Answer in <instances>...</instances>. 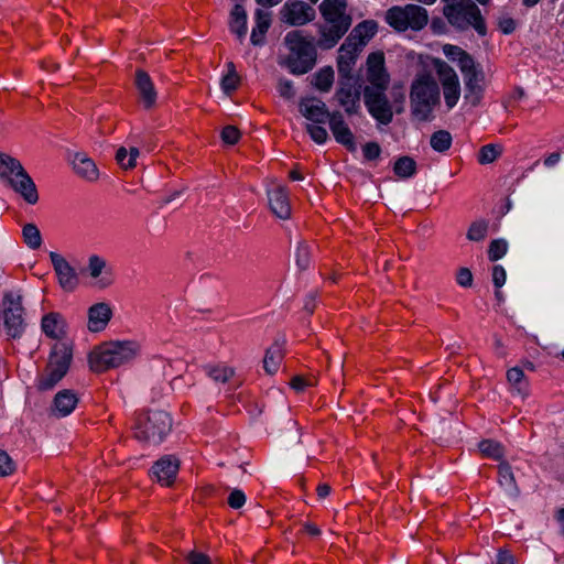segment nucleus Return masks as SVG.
I'll return each mask as SVG.
<instances>
[{"instance_id":"f257e3e1","label":"nucleus","mask_w":564,"mask_h":564,"mask_svg":"<svg viewBox=\"0 0 564 564\" xmlns=\"http://www.w3.org/2000/svg\"><path fill=\"white\" fill-rule=\"evenodd\" d=\"M410 112L414 120L429 122L434 119V111L441 104L438 83L430 70L415 74L410 85Z\"/></svg>"},{"instance_id":"f03ea898","label":"nucleus","mask_w":564,"mask_h":564,"mask_svg":"<svg viewBox=\"0 0 564 564\" xmlns=\"http://www.w3.org/2000/svg\"><path fill=\"white\" fill-rule=\"evenodd\" d=\"M324 23L319 25V48H332L349 30L352 19L346 0H324L319 4Z\"/></svg>"},{"instance_id":"7ed1b4c3","label":"nucleus","mask_w":564,"mask_h":564,"mask_svg":"<svg viewBox=\"0 0 564 564\" xmlns=\"http://www.w3.org/2000/svg\"><path fill=\"white\" fill-rule=\"evenodd\" d=\"M140 351L141 345L135 340L106 341L89 354V368L96 373H101L130 362Z\"/></svg>"},{"instance_id":"20e7f679","label":"nucleus","mask_w":564,"mask_h":564,"mask_svg":"<svg viewBox=\"0 0 564 564\" xmlns=\"http://www.w3.org/2000/svg\"><path fill=\"white\" fill-rule=\"evenodd\" d=\"M172 419L170 414L154 406L141 412L133 426L134 437L150 445L160 444L171 432Z\"/></svg>"},{"instance_id":"39448f33","label":"nucleus","mask_w":564,"mask_h":564,"mask_svg":"<svg viewBox=\"0 0 564 564\" xmlns=\"http://www.w3.org/2000/svg\"><path fill=\"white\" fill-rule=\"evenodd\" d=\"M290 50L285 65L292 74L301 75L313 68L316 61L314 36L302 31L289 32L284 37Z\"/></svg>"},{"instance_id":"423d86ee","label":"nucleus","mask_w":564,"mask_h":564,"mask_svg":"<svg viewBox=\"0 0 564 564\" xmlns=\"http://www.w3.org/2000/svg\"><path fill=\"white\" fill-rule=\"evenodd\" d=\"M0 178L29 204H35L39 200L36 186L21 162L2 152H0Z\"/></svg>"},{"instance_id":"0eeeda50","label":"nucleus","mask_w":564,"mask_h":564,"mask_svg":"<svg viewBox=\"0 0 564 564\" xmlns=\"http://www.w3.org/2000/svg\"><path fill=\"white\" fill-rule=\"evenodd\" d=\"M447 21L459 30L473 26L481 36L486 35L487 28L479 8L470 0H459L448 3L443 9Z\"/></svg>"},{"instance_id":"6e6552de","label":"nucleus","mask_w":564,"mask_h":564,"mask_svg":"<svg viewBox=\"0 0 564 564\" xmlns=\"http://www.w3.org/2000/svg\"><path fill=\"white\" fill-rule=\"evenodd\" d=\"M72 357V349L67 345L56 344L50 356L48 364L39 381V389H53L67 373Z\"/></svg>"},{"instance_id":"1a4fd4ad","label":"nucleus","mask_w":564,"mask_h":564,"mask_svg":"<svg viewBox=\"0 0 564 564\" xmlns=\"http://www.w3.org/2000/svg\"><path fill=\"white\" fill-rule=\"evenodd\" d=\"M386 20L397 31L423 29L429 21L427 11L416 4L392 7L387 11Z\"/></svg>"},{"instance_id":"9d476101","label":"nucleus","mask_w":564,"mask_h":564,"mask_svg":"<svg viewBox=\"0 0 564 564\" xmlns=\"http://www.w3.org/2000/svg\"><path fill=\"white\" fill-rule=\"evenodd\" d=\"M2 304L7 334L12 338L20 337L24 329V310L21 303V295L8 292L4 294Z\"/></svg>"},{"instance_id":"9b49d317","label":"nucleus","mask_w":564,"mask_h":564,"mask_svg":"<svg viewBox=\"0 0 564 564\" xmlns=\"http://www.w3.org/2000/svg\"><path fill=\"white\" fill-rule=\"evenodd\" d=\"M386 89L370 86L364 89V100L368 111L382 124H389L393 118L392 106L386 96Z\"/></svg>"},{"instance_id":"f8f14e48","label":"nucleus","mask_w":564,"mask_h":564,"mask_svg":"<svg viewBox=\"0 0 564 564\" xmlns=\"http://www.w3.org/2000/svg\"><path fill=\"white\" fill-rule=\"evenodd\" d=\"M460 72L465 80V100L473 107L479 105L484 93V74L474 59L465 57Z\"/></svg>"},{"instance_id":"ddd939ff","label":"nucleus","mask_w":564,"mask_h":564,"mask_svg":"<svg viewBox=\"0 0 564 564\" xmlns=\"http://www.w3.org/2000/svg\"><path fill=\"white\" fill-rule=\"evenodd\" d=\"M280 19L289 25H304L315 19V9L304 1L289 0L280 11Z\"/></svg>"},{"instance_id":"4468645a","label":"nucleus","mask_w":564,"mask_h":564,"mask_svg":"<svg viewBox=\"0 0 564 564\" xmlns=\"http://www.w3.org/2000/svg\"><path fill=\"white\" fill-rule=\"evenodd\" d=\"M268 204L276 218L286 220L291 217L292 207L285 186L273 183L272 188L268 189Z\"/></svg>"},{"instance_id":"2eb2a0df","label":"nucleus","mask_w":564,"mask_h":564,"mask_svg":"<svg viewBox=\"0 0 564 564\" xmlns=\"http://www.w3.org/2000/svg\"><path fill=\"white\" fill-rule=\"evenodd\" d=\"M322 115H325L329 119V127L336 141L344 144L349 151H354L356 149L354 135L348 126L344 122L341 113H330L325 104H323L319 105V116Z\"/></svg>"},{"instance_id":"dca6fc26","label":"nucleus","mask_w":564,"mask_h":564,"mask_svg":"<svg viewBox=\"0 0 564 564\" xmlns=\"http://www.w3.org/2000/svg\"><path fill=\"white\" fill-rule=\"evenodd\" d=\"M134 85L142 107L145 110L153 109L156 106L158 91L150 75L141 68L137 69Z\"/></svg>"},{"instance_id":"f3484780","label":"nucleus","mask_w":564,"mask_h":564,"mask_svg":"<svg viewBox=\"0 0 564 564\" xmlns=\"http://www.w3.org/2000/svg\"><path fill=\"white\" fill-rule=\"evenodd\" d=\"M367 80L372 88H387L389 75L384 68V55L382 52H373L367 58Z\"/></svg>"},{"instance_id":"a211bd4d","label":"nucleus","mask_w":564,"mask_h":564,"mask_svg":"<svg viewBox=\"0 0 564 564\" xmlns=\"http://www.w3.org/2000/svg\"><path fill=\"white\" fill-rule=\"evenodd\" d=\"M180 459L173 455H166L154 463L152 475L162 486H172L180 469Z\"/></svg>"},{"instance_id":"6ab92c4d","label":"nucleus","mask_w":564,"mask_h":564,"mask_svg":"<svg viewBox=\"0 0 564 564\" xmlns=\"http://www.w3.org/2000/svg\"><path fill=\"white\" fill-rule=\"evenodd\" d=\"M361 51L362 50L358 48L356 44L350 43V41L347 40H345V42L340 45L337 57V68L340 78H344L348 82L352 80V67L356 64V61Z\"/></svg>"},{"instance_id":"aec40b11","label":"nucleus","mask_w":564,"mask_h":564,"mask_svg":"<svg viewBox=\"0 0 564 564\" xmlns=\"http://www.w3.org/2000/svg\"><path fill=\"white\" fill-rule=\"evenodd\" d=\"M50 258L58 276L59 285L66 291L74 290L77 285V275L70 264L64 257L55 252H51Z\"/></svg>"},{"instance_id":"412c9836","label":"nucleus","mask_w":564,"mask_h":564,"mask_svg":"<svg viewBox=\"0 0 564 564\" xmlns=\"http://www.w3.org/2000/svg\"><path fill=\"white\" fill-rule=\"evenodd\" d=\"M112 316L111 307L107 303H97L88 310V329L97 333L106 328Z\"/></svg>"},{"instance_id":"4be33fe9","label":"nucleus","mask_w":564,"mask_h":564,"mask_svg":"<svg viewBox=\"0 0 564 564\" xmlns=\"http://www.w3.org/2000/svg\"><path fill=\"white\" fill-rule=\"evenodd\" d=\"M72 165L74 172L88 182H96L99 178V170L95 161L85 153H75Z\"/></svg>"},{"instance_id":"5701e85b","label":"nucleus","mask_w":564,"mask_h":564,"mask_svg":"<svg viewBox=\"0 0 564 564\" xmlns=\"http://www.w3.org/2000/svg\"><path fill=\"white\" fill-rule=\"evenodd\" d=\"M78 403V398L75 392L72 390H62L59 391L54 400L52 405V415L55 417H64L70 414Z\"/></svg>"},{"instance_id":"b1692460","label":"nucleus","mask_w":564,"mask_h":564,"mask_svg":"<svg viewBox=\"0 0 564 564\" xmlns=\"http://www.w3.org/2000/svg\"><path fill=\"white\" fill-rule=\"evenodd\" d=\"M300 113L308 121L306 130L313 141L317 142V100L314 97H303L299 101Z\"/></svg>"},{"instance_id":"393cba45","label":"nucleus","mask_w":564,"mask_h":564,"mask_svg":"<svg viewBox=\"0 0 564 564\" xmlns=\"http://www.w3.org/2000/svg\"><path fill=\"white\" fill-rule=\"evenodd\" d=\"M339 85L340 87L335 95L337 101L345 108L346 112H355L360 99V93L354 88L351 82L344 78H340Z\"/></svg>"},{"instance_id":"a878e982","label":"nucleus","mask_w":564,"mask_h":564,"mask_svg":"<svg viewBox=\"0 0 564 564\" xmlns=\"http://www.w3.org/2000/svg\"><path fill=\"white\" fill-rule=\"evenodd\" d=\"M378 25L372 20H367L358 23L346 37L350 43L356 44L358 48L362 50L366 44L377 33Z\"/></svg>"},{"instance_id":"bb28decb","label":"nucleus","mask_w":564,"mask_h":564,"mask_svg":"<svg viewBox=\"0 0 564 564\" xmlns=\"http://www.w3.org/2000/svg\"><path fill=\"white\" fill-rule=\"evenodd\" d=\"M65 321L58 313L51 312L42 318V329L46 336L53 339H61L65 336Z\"/></svg>"},{"instance_id":"cd10ccee","label":"nucleus","mask_w":564,"mask_h":564,"mask_svg":"<svg viewBox=\"0 0 564 564\" xmlns=\"http://www.w3.org/2000/svg\"><path fill=\"white\" fill-rule=\"evenodd\" d=\"M254 17L256 26L252 29L250 40L253 45H261L263 44L265 33L271 25V12L258 9L256 10Z\"/></svg>"},{"instance_id":"c85d7f7f","label":"nucleus","mask_w":564,"mask_h":564,"mask_svg":"<svg viewBox=\"0 0 564 564\" xmlns=\"http://www.w3.org/2000/svg\"><path fill=\"white\" fill-rule=\"evenodd\" d=\"M229 28L240 41L245 39L247 34V12L239 3L230 12Z\"/></svg>"},{"instance_id":"c756f323","label":"nucleus","mask_w":564,"mask_h":564,"mask_svg":"<svg viewBox=\"0 0 564 564\" xmlns=\"http://www.w3.org/2000/svg\"><path fill=\"white\" fill-rule=\"evenodd\" d=\"M284 356L283 347L279 343L270 346L264 354L263 369L268 375H274L279 370Z\"/></svg>"},{"instance_id":"7c9ffc66","label":"nucleus","mask_w":564,"mask_h":564,"mask_svg":"<svg viewBox=\"0 0 564 564\" xmlns=\"http://www.w3.org/2000/svg\"><path fill=\"white\" fill-rule=\"evenodd\" d=\"M432 65L442 86L459 82L456 72L446 62L432 58Z\"/></svg>"},{"instance_id":"2f4dec72","label":"nucleus","mask_w":564,"mask_h":564,"mask_svg":"<svg viewBox=\"0 0 564 564\" xmlns=\"http://www.w3.org/2000/svg\"><path fill=\"white\" fill-rule=\"evenodd\" d=\"M478 448L485 457L492 458L499 463L505 459V447L501 443L495 440H482L478 444Z\"/></svg>"},{"instance_id":"473e14b6","label":"nucleus","mask_w":564,"mask_h":564,"mask_svg":"<svg viewBox=\"0 0 564 564\" xmlns=\"http://www.w3.org/2000/svg\"><path fill=\"white\" fill-rule=\"evenodd\" d=\"M227 74L221 78V88L225 94L230 95L240 85V76L236 70V66L232 62L227 64Z\"/></svg>"},{"instance_id":"72a5a7b5","label":"nucleus","mask_w":564,"mask_h":564,"mask_svg":"<svg viewBox=\"0 0 564 564\" xmlns=\"http://www.w3.org/2000/svg\"><path fill=\"white\" fill-rule=\"evenodd\" d=\"M430 144L433 150L445 152L452 145V135L447 130H437L431 135Z\"/></svg>"},{"instance_id":"f704fd0d","label":"nucleus","mask_w":564,"mask_h":564,"mask_svg":"<svg viewBox=\"0 0 564 564\" xmlns=\"http://www.w3.org/2000/svg\"><path fill=\"white\" fill-rule=\"evenodd\" d=\"M393 171L399 177H411L416 171V163L410 156H401L394 163Z\"/></svg>"},{"instance_id":"c9c22d12","label":"nucleus","mask_w":564,"mask_h":564,"mask_svg":"<svg viewBox=\"0 0 564 564\" xmlns=\"http://www.w3.org/2000/svg\"><path fill=\"white\" fill-rule=\"evenodd\" d=\"M502 153V147L499 144H486L478 152V162L481 165L494 163Z\"/></svg>"},{"instance_id":"e433bc0d","label":"nucleus","mask_w":564,"mask_h":564,"mask_svg":"<svg viewBox=\"0 0 564 564\" xmlns=\"http://www.w3.org/2000/svg\"><path fill=\"white\" fill-rule=\"evenodd\" d=\"M207 373L213 381L226 383L235 376V370L228 366L216 365L210 367Z\"/></svg>"},{"instance_id":"4c0bfd02","label":"nucleus","mask_w":564,"mask_h":564,"mask_svg":"<svg viewBox=\"0 0 564 564\" xmlns=\"http://www.w3.org/2000/svg\"><path fill=\"white\" fill-rule=\"evenodd\" d=\"M23 239L24 242L31 248V249H37L42 245V238L40 230L37 227L33 224H26L23 227Z\"/></svg>"},{"instance_id":"58836bf2","label":"nucleus","mask_w":564,"mask_h":564,"mask_svg":"<svg viewBox=\"0 0 564 564\" xmlns=\"http://www.w3.org/2000/svg\"><path fill=\"white\" fill-rule=\"evenodd\" d=\"M489 224L487 220H477L471 223L467 231V239L470 241H481L486 238Z\"/></svg>"},{"instance_id":"ea45409f","label":"nucleus","mask_w":564,"mask_h":564,"mask_svg":"<svg viewBox=\"0 0 564 564\" xmlns=\"http://www.w3.org/2000/svg\"><path fill=\"white\" fill-rule=\"evenodd\" d=\"M498 474H499V482L501 485L508 484L514 488L516 491H518V486L516 482V477L512 471V467L506 459L501 460L498 465Z\"/></svg>"},{"instance_id":"a19ab883","label":"nucleus","mask_w":564,"mask_h":564,"mask_svg":"<svg viewBox=\"0 0 564 564\" xmlns=\"http://www.w3.org/2000/svg\"><path fill=\"white\" fill-rule=\"evenodd\" d=\"M443 87V96L445 104L448 109H452L456 106L459 97H460V85L459 82H455L454 84H448Z\"/></svg>"},{"instance_id":"79ce46f5","label":"nucleus","mask_w":564,"mask_h":564,"mask_svg":"<svg viewBox=\"0 0 564 564\" xmlns=\"http://www.w3.org/2000/svg\"><path fill=\"white\" fill-rule=\"evenodd\" d=\"M295 268L299 272L305 271L310 265V250L304 243H299L294 256Z\"/></svg>"},{"instance_id":"37998d69","label":"nucleus","mask_w":564,"mask_h":564,"mask_svg":"<svg viewBox=\"0 0 564 564\" xmlns=\"http://www.w3.org/2000/svg\"><path fill=\"white\" fill-rule=\"evenodd\" d=\"M508 249L507 241L503 239H495L488 248V257L490 261H497L502 258Z\"/></svg>"},{"instance_id":"c03bdc74","label":"nucleus","mask_w":564,"mask_h":564,"mask_svg":"<svg viewBox=\"0 0 564 564\" xmlns=\"http://www.w3.org/2000/svg\"><path fill=\"white\" fill-rule=\"evenodd\" d=\"M106 260L97 254H93L88 259V272L93 279H97L106 268Z\"/></svg>"},{"instance_id":"a18cd8bd","label":"nucleus","mask_w":564,"mask_h":564,"mask_svg":"<svg viewBox=\"0 0 564 564\" xmlns=\"http://www.w3.org/2000/svg\"><path fill=\"white\" fill-rule=\"evenodd\" d=\"M443 52L447 57H449L452 59H457L459 68H462L465 57L468 59H473V57L469 54H467L460 47L455 46V45H451V44L444 45Z\"/></svg>"},{"instance_id":"49530a36","label":"nucleus","mask_w":564,"mask_h":564,"mask_svg":"<svg viewBox=\"0 0 564 564\" xmlns=\"http://www.w3.org/2000/svg\"><path fill=\"white\" fill-rule=\"evenodd\" d=\"M392 102L397 113L404 111L405 94L402 85H394L391 89Z\"/></svg>"},{"instance_id":"de8ad7c7","label":"nucleus","mask_w":564,"mask_h":564,"mask_svg":"<svg viewBox=\"0 0 564 564\" xmlns=\"http://www.w3.org/2000/svg\"><path fill=\"white\" fill-rule=\"evenodd\" d=\"M334 82V69L328 66L319 70V91H327Z\"/></svg>"},{"instance_id":"09e8293b","label":"nucleus","mask_w":564,"mask_h":564,"mask_svg":"<svg viewBox=\"0 0 564 564\" xmlns=\"http://www.w3.org/2000/svg\"><path fill=\"white\" fill-rule=\"evenodd\" d=\"M241 137L239 129L235 126H227L221 131V140L229 145L236 144Z\"/></svg>"},{"instance_id":"8fccbe9b","label":"nucleus","mask_w":564,"mask_h":564,"mask_svg":"<svg viewBox=\"0 0 564 564\" xmlns=\"http://www.w3.org/2000/svg\"><path fill=\"white\" fill-rule=\"evenodd\" d=\"M276 89L279 91V95L286 100H291L295 96L293 84L290 80L280 79L278 82Z\"/></svg>"},{"instance_id":"3c124183","label":"nucleus","mask_w":564,"mask_h":564,"mask_svg":"<svg viewBox=\"0 0 564 564\" xmlns=\"http://www.w3.org/2000/svg\"><path fill=\"white\" fill-rule=\"evenodd\" d=\"M317 307V302L315 300L314 294H310L305 297L304 304L302 307L303 318L307 319L311 323V317L314 315L315 310Z\"/></svg>"},{"instance_id":"603ef678","label":"nucleus","mask_w":564,"mask_h":564,"mask_svg":"<svg viewBox=\"0 0 564 564\" xmlns=\"http://www.w3.org/2000/svg\"><path fill=\"white\" fill-rule=\"evenodd\" d=\"M14 471V464L10 456L0 449V477L11 475Z\"/></svg>"},{"instance_id":"864d4df0","label":"nucleus","mask_w":564,"mask_h":564,"mask_svg":"<svg viewBox=\"0 0 564 564\" xmlns=\"http://www.w3.org/2000/svg\"><path fill=\"white\" fill-rule=\"evenodd\" d=\"M246 503V496L240 489H234L228 497V505L232 509H239Z\"/></svg>"},{"instance_id":"5fc2aeb1","label":"nucleus","mask_w":564,"mask_h":564,"mask_svg":"<svg viewBox=\"0 0 564 564\" xmlns=\"http://www.w3.org/2000/svg\"><path fill=\"white\" fill-rule=\"evenodd\" d=\"M457 283L463 288H470L473 285V273L468 268H460L456 274Z\"/></svg>"},{"instance_id":"6e6d98bb","label":"nucleus","mask_w":564,"mask_h":564,"mask_svg":"<svg viewBox=\"0 0 564 564\" xmlns=\"http://www.w3.org/2000/svg\"><path fill=\"white\" fill-rule=\"evenodd\" d=\"M185 558L188 564H212L210 557L207 554L195 550L191 551Z\"/></svg>"},{"instance_id":"4d7b16f0","label":"nucleus","mask_w":564,"mask_h":564,"mask_svg":"<svg viewBox=\"0 0 564 564\" xmlns=\"http://www.w3.org/2000/svg\"><path fill=\"white\" fill-rule=\"evenodd\" d=\"M290 386L296 392H303L306 387L312 386V382L303 376H295L291 379Z\"/></svg>"},{"instance_id":"13d9d810","label":"nucleus","mask_w":564,"mask_h":564,"mask_svg":"<svg viewBox=\"0 0 564 564\" xmlns=\"http://www.w3.org/2000/svg\"><path fill=\"white\" fill-rule=\"evenodd\" d=\"M492 281L497 289L501 288L506 282V271L501 265H495L492 269Z\"/></svg>"},{"instance_id":"bf43d9fd","label":"nucleus","mask_w":564,"mask_h":564,"mask_svg":"<svg viewBox=\"0 0 564 564\" xmlns=\"http://www.w3.org/2000/svg\"><path fill=\"white\" fill-rule=\"evenodd\" d=\"M380 147L377 142H369L364 147V155L368 160H375L380 155Z\"/></svg>"},{"instance_id":"052dcab7","label":"nucleus","mask_w":564,"mask_h":564,"mask_svg":"<svg viewBox=\"0 0 564 564\" xmlns=\"http://www.w3.org/2000/svg\"><path fill=\"white\" fill-rule=\"evenodd\" d=\"M497 564H516V558L508 550H499Z\"/></svg>"},{"instance_id":"680f3d73","label":"nucleus","mask_w":564,"mask_h":564,"mask_svg":"<svg viewBox=\"0 0 564 564\" xmlns=\"http://www.w3.org/2000/svg\"><path fill=\"white\" fill-rule=\"evenodd\" d=\"M523 378L522 369L514 367L508 370L507 379L511 383H519Z\"/></svg>"},{"instance_id":"e2e57ef3","label":"nucleus","mask_w":564,"mask_h":564,"mask_svg":"<svg viewBox=\"0 0 564 564\" xmlns=\"http://www.w3.org/2000/svg\"><path fill=\"white\" fill-rule=\"evenodd\" d=\"M499 26L505 34H509L514 31L516 23L511 18H502L499 21Z\"/></svg>"},{"instance_id":"0e129e2a","label":"nucleus","mask_w":564,"mask_h":564,"mask_svg":"<svg viewBox=\"0 0 564 564\" xmlns=\"http://www.w3.org/2000/svg\"><path fill=\"white\" fill-rule=\"evenodd\" d=\"M140 152L137 148H130L128 151V160L126 164V170H132L137 165V158L139 156Z\"/></svg>"},{"instance_id":"69168bd1","label":"nucleus","mask_w":564,"mask_h":564,"mask_svg":"<svg viewBox=\"0 0 564 564\" xmlns=\"http://www.w3.org/2000/svg\"><path fill=\"white\" fill-rule=\"evenodd\" d=\"M128 150L123 147H120L118 150H117V153H116V160L117 162L120 164V166L122 169L126 170V164H127V160H128Z\"/></svg>"},{"instance_id":"338daca9","label":"nucleus","mask_w":564,"mask_h":564,"mask_svg":"<svg viewBox=\"0 0 564 564\" xmlns=\"http://www.w3.org/2000/svg\"><path fill=\"white\" fill-rule=\"evenodd\" d=\"M560 161V153L557 152H554V153H551L545 160H544V164L546 166H552L554 164H556L557 162Z\"/></svg>"},{"instance_id":"774afa93","label":"nucleus","mask_w":564,"mask_h":564,"mask_svg":"<svg viewBox=\"0 0 564 564\" xmlns=\"http://www.w3.org/2000/svg\"><path fill=\"white\" fill-rule=\"evenodd\" d=\"M556 519L561 523L562 533L564 534V508L557 511Z\"/></svg>"}]
</instances>
